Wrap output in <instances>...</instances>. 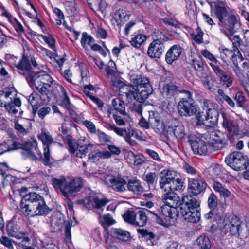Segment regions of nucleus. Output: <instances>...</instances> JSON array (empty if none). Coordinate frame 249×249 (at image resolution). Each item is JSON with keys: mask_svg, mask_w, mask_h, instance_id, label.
Masks as SVG:
<instances>
[{"mask_svg": "<svg viewBox=\"0 0 249 249\" xmlns=\"http://www.w3.org/2000/svg\"><path fill=\"white\" fill-rule=\"evenodd\" d=\"M21 210L26 216L46 215L51 211L43 197L35 192L25 195L21 201Z\"/></svg>", "mask_w": 249, "mask_h": 249, "instance_id": "obj_1", "label": "nucleus"}, {"mask_svg": "<svg viewBox=\"0 0 249 249\" xmlns=\"http://www.w3.org/2000/svg\"><path fill=\"white\" fill-rule=\"evenodd\" d=\"M53 187L60 191L66 199L79 192L83 186V180L80 178H66L64 176L54 178L52 180Z\"/></svg>", "mask_w": 249, "mask_h": 249, "instance_id": "obj_2", "label": "nucleus"}, {"mask_svg": "<svg viewBox=\"0 0 249 249\" xmlns=\"http://www.w3.org/2000/svg\"><path fill=\"white\" fill-rule=\"evenodd\" d=\"M131 85L134 89L139 93L140 95H136L137 98L147 99L153 91V88L149 79L140 75H132L130 77Z\"/></svg>", "mask_w": 249, "mask_h": 249, "instance_id": "obj_3", "label": "nucleus"}, {"mask_svg": "<svg viewBox=\"0 0 249 249\" xmlns=\"http://www.w3.org/2000/svg\"><path fill=\"white\" fill-rule=\"evenodd\" d=\"M155 216V219L157 222L161 225H164L165 222L171 223V220L176 219L178 216L179 213L177 209L172 208L168 205L165 204L160 207V211L158 212H152Z\"/></svg>", "mask_w": 249, "mask_h": 249, "instance_id": "obj_4", "label": "nucleus"}, {"mask_svg": "<svg viewBox=\"0 0 249 249\" xmlns=\"http://www.w3.org/2000/svg\"><path fill=\"white\" fill-rule=\"evenodd\" d=\"M184 93L187 97L180 99L178 104V110L181 116L190 117L197 111L196 106L192 98L191 93L188 90Z\"/></svg>", "mask_w": 249, "mask_h": 249, "instance_id": "obj_5", "label": "nucleus"}, {"mask_svg": "<svg viewBox=\"0 0 249 249\" xmlns=\"http://www.w3.org/2000/svg\"><path fill=\"white\" fill-rule=\"evenodd\" d=\"M225 162L236 171L243 170L249 162L246 155L239 151H234L229 154L225 159Z\"/></svg>", "mask_w": 249, "mask_h": 249, "instance_id": "obj_6", "label": "nucleus"}, {"mask_svg": "<svg viewBox=\"0 0 249 249\" xmlns=\"http://www.w3.org/2000/svg\"><path fill=\"white\" fill-rule=\"evenodd\" d=\"M19 149L23 150L21 154L25 158H30L32 160L36 158L33 150H35L39 156H41V153L38 148L37 141L36 140L24 143H20L16 141L14 142H13V148L11 149L17 150Z\"/></svg>", "mask_w": 249, "mask_h": 249, "instance_id": "obj_7", "label": "nucleus"}, {"mask_svg": "<svg viewBox=\"0 0 249 249\" xmlns=\"http://www.w3.org/2000/svg\"><path fill=\"white\" fill-rule=\"evenodd\" d=\"M38 139L42 142L44 149L43 163L45 165H50L53 163V159L50 155L49 147L53 143H56L48 132L42 131L38 136Z\"/></svg>", "mask_w": 249, "mask_h": 249, "instance_id": "obj_8", "label": "nucleus"}, {"mask_svg": "<svg viewBox=\"0 0 249 249\" xmlns=\"http://www.w3.org/2000/svg\"><path fill=\"white\" fill-rule=\"evenodd\" d=\"M105 184L114 191L122 193L126 190V180L120 175H107L104 178Z\"/></svg>", "mask_w": 249, "mask_h": 249, "instance_id": "obj_9", "label": "nucleus"}, {"mask_svg": "<svg viewBox=\"0 0 249 249\" xmlns=\"http://www.w3.org/2000/svg\"><path fill=\"white\" fill-rule=\"evenodd\" d=\"M66 140L70 152L81 158L85 157L88 150H91L93 148V145L91 144L81 145L76 143L70 135L67 136Z\"/></svg>", "mask_w": 249, "mask_h": 249, "instance_id": "obj_10", "label": "nucleus"}, {"mask_svg": "<svg viewBox=\"0 0 249 249\" xmlns=\"http://www.w3.org/2000/svg\"><path fill=\"white\" fill-rule=\"evenodd\" d=\"M166 127L167 131L169 134H173L177 139H182L186 136L184 126L181 122L176 118H168Z\"/></svg>", "mask_w": 249, "mask_h": 249, "instance_id": "obj_11", "label": "nucleus"}, {"mask_svg": "<svg viewBox=\"0 0 249 249\" xmlns=\"http://www.w3.org/2000/svg\"><path fill=\"white\" fill-rule=\"evenodd\" d=\"M150 118L151 128L157 133L161 134L167 129L168 119L164 122L162 117L157 112L154 111H150Z\"/></svg>", "mask_w": 249, "mask_h": 249, "instance_id": "obj_12", "label": "nucleus"}, {"mask_svg": "<svg viewBox=\"0 0 249 249\" xmlns=\"http://www.w3.org/2000/svg\"><path fill=\"white\" fill-rule=\"evenodd\" d=\"M206 186V182L200 178H189L188 189L189 192L193 195L197 196L203 192Z\"/></svg>", "mask_w": 249, "mask_h": 249, "instance_id": "obj_13", "label": "nucleus"}, {"mask_svg": "<svg viewBox=\"0 0 249 249\" xmlns=\"http://www.w3.org/2000/svg\"><path fill=\"white\" fill-rule=\"evenodd\" d=\"M177 173L175 171L169 170H163L160 174V180L159 182L161 189H167L171 187L170 183L175 179Z\"/></svg>", "mask_w": 249, "mask_h": 249, "instance_id": "obj_14", "label": "nucleus"}, {"mask_svg": "<svg viewBox=\"0 0 249 249\" xmlns=\"http://www.w3.org/2000/svg\"><path fill=\"white\" fill-rule=\"evenodd\" d=\"M185 90H182L181 88L175 84L173 81L165 83L161 89V93L163 97L171 98L178 92L184 93Z\"/></svg>", "mask_w": 249, "mask_h": 249, "instance_id": "obj_15", "label": "nucleus"}, {"mask_svg": "<svg viewBox=\"0 0 249 249\" xmlns=\"http://www.w3.org/2000/svg\"><path fill=\"white\" fill-rule=\"evenodd\" d=\"M180 211L198 210L200 202L192 195H186L179 203Z\"/></svg>", "mask_w": 249, "mask_h": 249, "instance_id": "obj_16", "label": "nucleus"}, {"mask_svg": "<svg viewBox=\"0 0 249 249\" xmlns=\"http://www.w3.org/2000/svg\"><path fill=\"white\" fill-rule=\"evenodd\" d=\"M210 66L213 69L214 72L219 77L221 84L226 88L231 86L233 83V79L230 74H227L218 66L213 63H210Z\"/></svg>", "mask_w": 249, "mask_h": 249, "instance_id": "obj_17", "label": "nucleus"}, {"mask_svg": "<svg viewBox=\"0 0 249 249\" xmlns=\"http://www.w3.org/2000/svg\"><path fill=\"white\" fill-rule=\"evenodd\" d=\"M224 26L229 31L231 35H233L237 33L240 29L241 23L239 19L238 18V15L231 14L228 15L226 19L225 24L222 25Z\"/></svg>", "mask_w": 249, "mask_h": 249, "instance_id": "obj_18", "label": "nucleus"}, {"mask_svg": "<svg viewBox=\"0 0 249 249\" xmlns=\"http://www.w3.org/2000/svg\"><path fill=\"white\" fill-rule=\"evenodd\" d=\"M188 142L194 154L206 155L208 153V145L203 140L197 138L194 140L189 139Z\"/></svg>", "mask_w": 249, "mask_h": 249, "instance_id": "obj_19", "label": "nucleus"}, {"mask_svg": "<svg viewBox=\"0 0 249 249\" xmlns=\"http://www.w3.org/2000/svg\"><path fill=\"white\" fill-rule=\"evenodd\" d=\"M223 122L222 126L226 129L228 133V137L231 139L233 136L238 134V128L235 122L230 117L222 114Z\"/></svg>", "mask_w": 249, "mask_h": 249, "instance_id": "obj_20", "label": "nucleus"}, {"mask_svg": "<svg viewBox=\"0 0 249 249\" xmlns=\"http://www.w3.org/2000/svg\"><path fill=\"white\" fill-rule=\"evenodd\" d=\"M240 227L241 222L239 219L234 215L230 216L229 223H225L224 226L225 230L231 235H239Z\"/></svg>", "mask_w": 249, "mask_h": 249, "instance_id": "obj_21", "label": "nucleus"}, {"mask_svg": "<svg viewBox=\"0 0 249 249\" xmlns=\"http://www.w3.org/2000/svg\"><path fill=\"white\" fill-rule=\"evenodd\" d=\"M165 48V44L153 40L148 48L147 55L151 58H160L163 54Z\"/></svg>", "mask_w": 249, "mask_h": 249, "instance_id": "obj_22", "label": "nucleus"}, {"mask_svg": "<svg viewBox=\"0 0 249 249\" xmlns=\"http://www.w3.org/2000/svg\"><path fill=\"white\" fill-rule=\"evenodd\" d=\"M65 222L64 216L62 213H56L51 216L50 223L52 231H60Z\"/></svg>", "mask_w": 249, "mask_h": 249, "instance_id": "obj_23", "label": "nucleus"}, {"mask_svg": "<svg viewBox=\"0 0 249 249\" xmlns=\"http://www.w3.org/2000/svg\"><path fill=\"white\" fill-rule=\"evenodd\" d=\"M213 11L216 17L219 20V26L225 24L226 19L228 16V12L225 5L224 3H215Z\"/></svg>", "mask_w": 249, "mask_h": 249, "instance_id": "obj_24", "label": "nucleus"}, {"mask_svg": "<svg viewBox=\"0 0 249 249\" xmlns=\"http://www.w3.org/2000/svg\"><path fill=\"white\" fill-rule=\"evenodd\" d=\"M219 112L214 108H211L208 111L206 112L204 117L199 114L196 115V119L199 121H203L204 120L208 121L210 123L211 125H215L218 120Z\"/></svg>", "mask_w": 249, "mask_h": 249, "instance_id": "obj_25", "label": "nucleus"}, {"mask_svg": "<svg viewBox=\"0 0 249 249\" xmlns=\"http://www.w3.org/2000/svg\"><path fill=\"white\" fill-rule=\"evenodd\" d=\"M123 90H124L123 94L122 95V98H126V101L128 103L131 102L133 99H135L137 101L139 102H144L146 99H138L136 95H140L138 93L135 89L134 87L130 85H125L123 88ZM140 98V97H139Z\"/></svg>", "mask_w": 249, "mask_h": 249, "instance_id": "obj_26", "label": "nucleus"}, {"mask_svg": "<svg viewBox=\"0 0 249 249\" xmlns=\"http://www.w3.org/2000/svg\"><path fill=\"white\" fill-rule=\"evenodd\" d=\"M182 53V48L178 45L172 46L167 51L165 55V60L168 64H171L173 62L178 60Z\"/></svg>", "mask_w": 249, "mask_h": 249, "instance_id": "obj_27", "label": "nucleus"}, {"mask_svg": "<svg viewBox=\"0 0 249 249\" xmlns=\"http://www.w3.org/2000/svg\"><path fill=\"white\" fill-rule=\"evenodd\" d=\"M16 92L14 89H4L0 91V106L3 107L5 104L11 102L17 99Z\"/></svg>", "mask_w": 249, "mask_h": 249, "instance_id": "obj_28", "label": "nucleus"}, {"mask_svg": "<svg viewBox=\"0 0 249 249\" xmlns=\"http://www.w3.org/2000/svg\"><path fill=\"white\" fill-rule=\"evenodd\" d=\"M165 194L162 196V200L165 204L172 208L177 209L179 205L180 198L173 192L164 191Z\"/></svg>", "mask_w": 249, "mask_h": 249, "instance_id": "obj_29", "label": "nucleus"}, {"mask_svg": "<svg viewBox=\"0 0 249 249\" xmlns=\"http://www.w3.org/2000/svg\"><path fill=\"white\" fill-rule=\"evenodd\" d=\"M106 127L109 130L113 131L118 135L124 138H131L135 134V131L131 128H121L118 127L114 124H107Z\"/></svg>", "mask_w": 249, "mask_h": 249, "instance_id": "obj_30", "label": "nucleus"}, {"mask_svg": "<svg viewBox=\"0 0 249 249\" xmlns=\"http://www.w3.org/2000/svg\"><path fill=\"white\" fill-rule=\"evenodd\" d=\"M14 65L17 69L18 73L21 75L26 76L31 71L30 61L27 57L24 56L22 57L19 62L15 63Z\"/></svg>", "mask_w": 249, "mask_h": 249, "instance_id": "obj_31", "label": "nucleus"}, {"mask_svg": "<svg viewBox=\"0 0 249 249\" xmlns=\"http://www.w3.org/2000/svg\"><path fill=\"white\" fill-rule=\"evenodd\" d=\"M184 220L188 222L196 223L200 220V212L198 210L180 211Z\"/></svg>", "mask_w": 249, "mask_h": 249, "instance_id": "obj_32", "label": "nucleus"}, {"mask_svg": "<svg viewBox=\"0 0 249 249\" xmlns=\"http://www.w3.org/2000/svg\"><path fill=\"white\" fill-rule=\"evenodd\" d=\"M223 137L217 132H213L210 134L209 142L215 150H220L223 147Z\"/></svg>", "mask_w": 249, "mask_h": 249, "instance_id": "obj_33", "label": "nucleus"}, {"mask_svg": "<svg viewBox=\"0 0 249 249\" xmlns=\"http://www.w3.org/2000/svg\"><path fill=\"white\" fill-rule=\"evenodd\" d=\"M150 213H152V212L146 209L137 212L136 214L135 225L139 227L145 226L147 223V216Z\"/></svg>", "mask_w": 249, "mask_h": 249, "instance_id": "obj_34", "label": "nucleus"}, {"mask_svg": "<svg viewBox=\"0 0 249 249\" xmlns=\"http://www.w3.org/2000/svg\"><path fill=\"white\" fill-rule=\"evenodd\" d=\"M54 81L51 77L50 75L45 73L44 72H41L38 79H37L36 87H41V86H47L50 88Z\"/></svg>", "mask_w": 249, "mask_h": 249, "instance_id": "obj_35", "label": "nucleus"}, {"mask_svg": "<svg viewBox=\"0 0 249 249\" xmlns=\"http://www.w3.org/2000/svg\"><path fill=\"white\" fill-rule=\"evenodd\" d=\"M21 105V101L19 98H17L7 104H5L2 107H4L6 111L12 115L16 114L19 111L18 108Z\"/></svg>", "mask_w": 249, "mask_h": 249, "instance_id": "obj_36", "label": "nucleus"}, {"mask_svg": "<svg viewBox=\"0 0 249 249\" xmlns=\"http://www.w3.org/2000/svg\"><path fill=\"white\" fill-rule=\"evenodd\" d=\"M126 187L129 191L137 195H140L143 192V187L141 182L137 179H130L127 182Z\"/></svg>", "mask_w": 249, "mask_h": 249, "instance_id": "obj_37", "label": "nucleus"}, {"mask_svg": "<svg viewBox=\"0 0 249 249\" xmlns=\"http://www.w3.org/2000/svg\"><path fill=\"white\" fill-rule=\"evenodd\" d=\"M137 231L141 235L142 239L148 242V245L153 246L156 244L155 235L152 232L144 229H139Z\"/></svg>", "mask_w": 249, "mask_h": 249, "instance_id": "obj_38", "label": "nucleus"}, {"mask_svg": "<svg viewBox=\"0 0 249 249\" xmlns=\"http://www.w3.org/2000/svg\"><path fill=\"white\" fill-rule=\"evenodd\" d=\"M110 234L112 237L124 241H127L130 237L128 232L121 229L112 228L110 230Z\"/></svg>", "mask_w": 249, "mask_h": 249, "instance_id": "obj_39", "label": "nucleus"}, {"mask_svg": "<svg viewBox=\"0 0 249 249\" xmlns=\"http://www.w3.org/2000/svg\"><path fill=\"white\" fill-rule=\"evenodd\" d=\"M36 88L40 94L39 97L40 100L43 102L42 104H44L49 102L52 95V90L50 88L44 86L41 87H36Z\"/></svg>", "mask_w": 249, "mask_h": 249, "instance_id": "obj_40", "label": "nucleus"}, {"mask_svg": "<svg viewBox=\"0 0 249 249\" xmlns=\"http://www.w3.org/2000/svg\"><path fill=\"white\" fill-rule=\"evenodd\" d=\"M40 100L39 95L36 92H33L28 97V102L32 107V113L35 115L38 107L41 105V103L39 102Z\"/></svg>", "mask_w": 249, "mask_h": 249, "instance_id": "obj_41", "label": "nucleus"}, {"mask_svg": "<svg viewBox=\"0 0 249 249\" xmlns=\"http://www.w3.org/2000/svg\"><path fill=\"white\" fill-rule=\"evenodd\" d=\"M215 99L219 104H222L224 101H226L231 107H234L235 106V103L233 100L228 95H226L223 90L221 89H218L217 94L215 96Z\"/></svg>", "mask_w": 249, "mask_h": 249, "instance_id": "obj_42", "label": "nucleus"}, {"mask_svg": "<svg viewBox=\"0 0 249 249\" xmlns=\"http://www.w3.org/2000/svg\"><path fill=\"white\" fill-rule=\"evenodd\" d=\"M7 233L9 236L15 237L17 239H20L23 237V233H18L17 226L13 222H9L6 225Z\"/></svg>", "mask_w": 249, "mask_h": 249, "instance_id": "obj_43", "label": "nucleus"}, {"mask_svg": "<svg viewBox=\"0 0 249 249\" xmlns=\"http://www.w3.org/2000/svg\"><path fill=\"white\" fill-rule=\"evenodd\" d=\"M130 15L126 10L119 9L115 11L114 18L118 24L127 21L129 19Z\"/></svg>", "mask_w": 249, "mask_h": 249, "instance_id": "obj_44", "label": "nucleus"}, {"mask_svg": "<svg viewBox=\"0 0 249 249\" xmlns=\"http://www.w3.org/2000/svg\"><path fill=\"white\" fill-rule=\"evenodd\" d=\"M112 104L115 109L117 111L120 115H126L124 103L123 100L119 98L114 99L112 101Z\"/></svg>", "mask_w": 249, "mask_h": 249, "instance_id": "obj_45", "label": "nucleus"}, {"mask_svg": "<svg viewBox=\"0 0 249 249\" xmlns=\"http://www.w3.org/2000/svg\"><path fill=\"white\" fill-rule=\"evenodd\" d=\"M201 249H211L212 243L210 238L205 235H200L196 240Z\"/></svg>", "mask_w": 249, "mask_h": 249, "instance_id": "obj_46", "label": "nucleus"}, {"mask_svg": "<svg viewBox=\"0 0 249 249\" xmlns=\"http://www.w3.org/2000/svg\"><path fill=\"white\" fill-rule=\"evenodd\" d=\"M95 41L94 39L86 32H84L82 35L81 43L82 46L86 50L88 49V46H91Z\"/></svg>", "mask_w": 249, "mask_h": 249, "instance_id": "obj_47", "label": "nucleus"}, {"mask_svg": "<svg viewBox=\"0 0 249 249\" xmlns=\"http://www.w3.org/2000/svg\"><path fill=\"white\" fill-rule=\"evenodd\" d=\"M60 89L62 98L60 105L65 108H66V109H68L69 111H70V109L71 108V104L70 103V99L68 97L67 93L65 89L62 86H61Z\"/></svg>", "mask_w": 249, "mask_h": 249, "instance_id": "obj_48", "label": "nucleus"}, {"mask_svg": "<svg viewBox=\"0 0 249 249\" xmlns=\"http://www.w3.org/2000/svg\"><path fill=\"white\" fill-rule=\"evenodd\" d=\"M183 182L182 179L177 178L174 179L171 183H170L171 187L167 189H162L164 191L173 192L175 190H181L183 187Z\"/></svg>", "mask_w": 249, "mask_h": 249, "instance_id": "obj_49", "label": "nucleus"}, {"mask_svg": "<svg viewBox=\"0 0 249 249\" xmlns=\"http://www.w3.org/2000/svg\"><path fill=\"white\" fill-rule=\"evenodd\" d=\"M41 72H34L31 71L25 77L30 86L35 85L36 87V81Z\"/></svg>", "mask_w": 249, "mask_h": 249, "instance_id": "obj_50", "label": "nucleus"}, {"mask_svg": "<svg viewBox=\"0 0 249 249\" xmlns=\"http://www.w3.org/2000/svg\"><path fill=\"white\" fill-rule=\"evenodd\" d=\"M234 99L236 102L237 106L238 107H245L246 98L243 92H242V91L237 92L235 94Z\"/></svg>", "mask_w": 249, "mask_h": 249, "instance_id": "obj_51", "label": "nucleus"}, {"mask_svg": "<svg viewBox=\"0 0 249 249\" xmlns=\"http://www.w3.org/2000/svg\"><path fill=\"white\" fill-rule=\"evenodd\" d=\"M146 40V37L142 35H138L132 38L130 41L131 45L136 48H139Z\"/></svg>", "mask_w": 249, "mask_h": 249, "instance_id": "obj_52", "label": "nucleus"}, {"mask_svg": "<svg viewBox=\"0 0 249 249\" xmlns=\"http://www.w3.org/2000/svg\"><path fill=\"white\" fill-rule=\"evenodd\" d=\"M136 214V213L128 211L124 214L123 218L125 222L135 225Z\"/></svg>", "mask_w": 249, "mask_h": 249, "instance_id": "obj_53", "label": "nucleus"}, {"mask_svg": "<svg viewBox=\"0 0 249 249\" xmlns=\"http://www.w3.org/2000/svg\"><path fill=\"white\" fill-rule=\"evenodd\" d=\"M192 65L197 71H202L204 69V63L201 56H198L192 60Z\"/></svg>", "mask_w": 249, "mask_h": 249, "instance_id": "obj_54", "label": "nucleus"}, {"mask_svg": "<svg viewBox=\"0 0 249 249\" xmlns=\"http://www.w3.org/2000/svg\"><path fill=\"white\" fill-rule=\"evenodd\" d=\"M217 197L213 193L211 194L208 197V205L211 210H214L217 206Z\"/></svg>", "mask_w": 249, "mask_h": 249, "instance_id": "obj_55", "label": "nucleus"}, {"mask_svg": "<svg viewBox=\"0 0 249 249\" xmlns=\"http://www.w3.org/2000/svg\"><path fill=\"white\" fill-rule=\"evenodd\" d=\"M155 34L156 38L153 40L154 41L165 44V42L168 40L167 36L160 31H157Z\"/></svg>", "mask_w": 249, "mask_h": 249, "instance_id": "obj_56", "label": "nucleus"}, {"mask_svg": "<svg viewBox=\"0 0 249 249\" xmlns=\"http://www.w3.org/2000/svg\"><path fill=\"white\" fill-rule=\"evenodd\" d=\"M73 221L69 220L65 227V240L67 243L71 242V230L72 225Z\"/></svg>", "mask_w": 249, "mask_h": 249, "instance_id": "obj_57", "label": "nucleus"}, {"mask_svg": "<svg viewBox=\"0 0 249 249\" xmlns=\"http://www.w3.org/2000/svg\"><path fill=\"white\" fill-rule=\"evenodd\" d=\"M108 200L106 198L100 199L98 197H94L93 199L92 205L94 208L100 209L105 206Z\"/></svg>", "mask_w": 249, "mask_h": 249, "instance_id": "obj_58", "label": "nucleus"}, {"mask_svg": "<svg viewBox=\"0 0 249 249\" xmlns=\"http://www.w3.org/2000/svg\"><path fill=\"white\" fill-rule=\"evenodd\" d=\"M143 102H139L134 103L131 107V110L132 111L137 113L140 116L142 115V110L143 107H144L143 104Z\"/></svg>", "mask_w": 249, "mask_h": 249, "instance_id": "obj_59", "label": "nucleus"}, {"mask_svg": "<svg viewBox=\"0 0 249 249\" xmlns=\"http://www.w3.org/2000/svg\"><path fill=\"white\" fill-rule=\"evenodd\" d=\"M201 53L205 58L212 62V63L216 65L218 63V61L216 58L208 50L206 49L203 50L201 51Z\"/></svg>", "mask_w": 249, "mask_h": 249, "instance_id": "obj_60", "label": "nucleus"}, {"mask_svg": "<svg viewBox=\"0 0 249 249\" xmlns=\"http://www.w3.org/2000/svg\"><path fill=\"white\" fill-rule=\"evenodd\" d=\"M140 117H141V119L139 120V123H138L139 125L141 127L145 128V129H146L151 128V124L149 123L150 119V112H149V117H148V120H146L142 116V115Z\"/></svg>", "mask_w": 249, "mask_h": 249, "instance_id": "obj_61", "label": "nucleus"}, {"mask_svg": "<svg viewBox=\"0 0 249 249\" xmlns=\"http://www.w3.org/2000/svg\"><path fill=\"white\" fill-rule=\"evenodd\" d=\"M98 136L100 142L102 144L111 142V140L110 139L109 137L106 133L98 131Z\"/></svg>", "mask_w": 249, "mask_h": 249, "instance_id": "obj_62", "label": "nucleus"}, {"mask_svg": "<svg viewBox=\"0 0 249 249\" xmlns=\"http://www.w3.org/2000/svg\"><path fill=\"white\" fill-rule=\"evenodd\" d=\"M41 37L44 41H45L46 43H47L51 48L53 49L54 50H55V40L52 36H46L41 35Z\"/></svg>", "mask_w": 249, "mask_h": 249, "instance_id": "obj_63", "label": "nucleus"}, {"mask_svg": "<svg viewBox=\"0 0 249 249\" xmlns=\"http://www.w3.org/2000/svg\"><path fill=\"white\" fill-rule=\"evenodd\" d=\"M0 243L8 249H14L12 240L6 236H2L0 238Z\"/></svg>", "mask_w": 249, "mask_h": 249, "instance_id": "obj_64", "label": "nucleus"}]
</instances>
